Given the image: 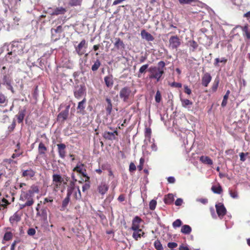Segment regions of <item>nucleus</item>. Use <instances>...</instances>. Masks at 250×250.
Wrapping results in <instances>:
<instances>
[{
	"label": "nucleus",
	"mask_w": 250,
	"mask_h": 250,
	"mask_svg": "<svg viewBox=\"0 0 250 250\" xmlns=\"http://www.w3.org/2000/svg\"><path fill=\"white\" fill-rule=\"evenodd\" d=\"M22 42H14L11 44L12 51L8 52L5 56L6 60L10 63H18L20 59L17 56V54L20 55L25 52H27V50H24L23 46H25Z\"/></svg>",
	"instance_id": "1"
},
{
	"label": "nucleus",
	"mask_w": 250,
	"mask_h": 250,
	"mask_svg": "<svg viewBox=\"0 0 250 250\" xmlns=\"http://www.w3.org/2000/svg\"><path fill=\"white\" fill-rule=\"evenodd\" d=\"M158 67H150L148 69V71L150 73L149 78L156 79L157 82L160 81L162 76L164 73L165 63L163 61H160L158 62Z\"/></svg>",
	"instance_id": "2"
},
{
	"label": "nucleus",
	"mask_w": 250,
	"mask_h": 250,
	"mask_svg": "<svg viewBox=\"0 0 250 250\" xmlns=\"http://www.w3.org/2000/svg\"><path fill=\"white\" fill-rule=\"evenodd\" d=\"M33 195L29 193L28 192L22 191L20 197V200L22 202H25L26 205L28 207L31 206L34 203Z\"/></svg>",
	"instance_id": "3"
},
{
	"label": "nucleus",
	"mask_w": 250,
	"mask_h": 250,
	"mask_svg": "<svg viewBox=\"0 0 250 250\" xmlns=\"http://www.w3.org/2000/svg\"><path fill=\"white\" fill-rule=\"evenodd\" d=\"M134 94L131 92L129 87L125 86L122 88L119 92L120 98L124 102H126L130 97L133 96Z\"/></svg>",
	"instance_id": "4"
},
{
	"label": "nucleus",
	"mask_w": 250,
	"mask_h": 250,
	"mask_svg": "<svg viewBox=\"0 0 250 250\" xmlns=\"http://www.w3.org/2000/svg\"><path fill=\"white\" fill-rule=\"evenodd\" d=\"M70 191L71 195L73 194L76 200H80L81 198V193L79 187L74 185V182H71L67 189V192Z\"/></svg>",
	"instance_id": "5"
},
{
	"label": "nucleus",
	"mask_w": 250,
	"mask_h": 250,
	"mask_svg": "<svg viewBox=\"0 0 250 250\" xmlns=\"http://www.w3.org/2000/svg\"><path fill=\"white\" fill-rule=\"evenodd\" d=\"M181 40L177 36H172L169 40V47L172 49H176L181 45Z\"/></svg>",
	"instance_id": "6"
},
{
	"label": "nucleus",
	"mask_w": 250,
	"mask_h": 250,
	"mask_svg": "<svg viewBox=\"0 0 250 250\" xmlns=\"http://www.w3.org/2000/svg\"><path fill=\"white\" fill-rule=\"evenodd\" d=\"M87 44L85 40H83L79 44L75 46V51L79 56H82L86 52Z\"/></svg>",
	"instance_id": "7"
},
{
	"label": "nucleus",
	"mask_w": 250,
	"mask_h": 250,
	"mask_svg": "<svg viewBox=\"0 0 250 250\" xmlns=\"http://www.w3.org/2000/svg\"><path fill=\"white\" fill-rule=\"evenodd\" d=\"M52 181L54 189H57L63 182V179L60 174H54L52 175Z\"/></svg>",
	"instance_id": "8"
},
{
	"label": "nucleus",
	"mask_w": 250,
	"mask_h": 250,
	"mask_svg": "<svg viewBox=\"0 0 250 250\" xmlns=\"http://www.w3.org/2000/svg\"><path fill=\"white\" fill-rule=\"evenodd\" d=\"M73 171H77V172L81 174L83 176L86 177L87 179H89V177L86 174V170L84 168V165L79 163L77 166L74 168Z\"/></svg>",
	"instance_id": "9"
},
{
	"label": "nucleus",
	"mask_w": 250,
	"mask_h": 250,
	"mask_svg": "<svg viewBox=\"0 0 250 250\" xmlns=\"http://www.w3.org/2000/svg\"><path fill=\"white\" fill-rule=\"evenodd\" d=\"M85 92V88L84 86L81 85L77 86L74 91V96L77 99L82 97Z\"/></svg>",
	"instance_id": "10"
},
{
	"label": "nucleus",
	"mask_w": 250,
	"mask_h": 250,
	"mask_svg": "<svg viewBox=\"0 0 250 250\" xmlns=\"http://www.w3.org/2000/svg\"><path fill=\"white\" fill-rule=\"evenodd\" d=\"M215 207L217 214L219 217L221 218L226 214L227 210L223 204L219 203L216 204Z\"/></svg>",
	"instance_id": "11"
},
{
	"label": "nucleus",
	"mask_w": 250,
	"mask_h": 250,
	"mask_svg": "<svg viewBox=\"0 0 250 250\" xmlns=\"http://www.w3.org/2000/svg\"><path fill=\"white\" fill-rule=\"evenodd\" d=\"M20 0H3L4 5L7 6L10 9H13L17 6Z\"/></svg>",
	"instance_id": "12"
},
{
	"label": "nucleus",
	"mask_w": 250,
	"mask_h": 250,
	"mask_svg": "<svg viewBox=\"0 0 250 250\" xmlns=\"http://www.w3.org/2000/svg\"><path fill=\"white\" fill-rule=\"evenodd\" d=\"M142 220L138 216H136L132 221V224L131 226V229L133 230H137L138 229H141L140 223Z\"/></svg>",
	"instance_id": "13"
},
{
	"label": "nucleus",
	"mask_w": 250,
	"mask_h": 250,
	"mask_svg": "<svg viewBox=\"0 0 250 250\" xmlns=\"http://www.w3.org/2000/svg\"><path fill=\"white\" fill-rule=\"evenodd\" d=\"M69 106H68L65 110L60 112L58 116V120L61 122L64 121L68 117Z\"/></svg>",
	"instance_id": "14"
},
{
	"label": "nucleus",
	"mask_w": 250,
	"mask_h": 250,
	"mask_svg": "<svg viewBox=\"0 0 250 250\" xmlns=\"http://www.w3.org/2000/svg\"><path fill=\"white\" fill-rule=\"evenodd\" d=\"M211 76L208 73H206L204 74L202 78V84L206 87L208 85L211 80Z\"/></svg>",
	"instance_id": "15"
},
{
	"label": "nucleus",
	"mask_w": 250,
	"mask_h": 250,
	"mask_svg": "<svg viewBox=\"0 0 250 250\" xmlns=\"http://www.w3.org/2000/svg\"><path fill=\"white\" fill-rule=\"evenodd\" d=\"M58 153L59 156L62 158H64L65 156V148L66 146L64 144H59L57 145Z\"/></svg>",
	"instance_id": "16"
},
{
	"label": "nucleus",
	"mask_w": 250,
	"mask_h": 250,
	"mask_svg": "<svg viewBox=\"0 0 250 250\" xmlns=\"http://www.w3.org/2000/svg\"><path fill=\"white\" fill-rule=\"evenodd\" d=\"M108 189V186L105 182H102L98 186V191L102 195H104Z\"/></svg>",
	"instance_id": "17"
},
{
	"label": "nucleus",
	"mask_w": 250,
	"mask_h": 250,
	"mask_svg": "<svg viewBox=\"0 0 250 250\" xmlns=\"http://www.w3.org/2000/svg\"><path fill=\"white\" fill-rule=\"evenodd\" d=\"M141 36L143 39H145L148 42L153 41L154 39L153 36L146 32L145 30H143L141 32Z\"/></svg>",
	"instance_id": "18"
},
{
	"label": "nucleus",
	"mask_w": 250,
	"mask_h": 250,
	"mask_svg": "<svg viewBox=\"0 0 250 250\" xmlns=\"http://www.w3.org/2000/svg\"><path fill=\"white\" fill-rule=\"evenodd\" d=\"M35 171L31 168L22 170V176L26 178H32L35 176Z\"/></svg>",
	"instance_id": "19"
},
{
	"label": "nucleus",
	"mask_w": 250,
	"mask_h": 250,
	"mask_svg": "<svg viewBox=\"0 0 250 250\" xmlns=\"http://www.w3.org/2000/svg\"><path fill=\"white\" fill-rule=\"evenodd\" d=\"M151 130L150 128H146L145 130V144L148 145V142H150Z\"/></svg>",
	"instance_id": "20"
},
{
	"label": "nucleus",
	"mask_w": 250,
	"mask_h": 250,
	"mask_svg": "<svg viewBox=\"0 0 250 250\" xmlns=\"http://www.w3.org/2000/svg\"><path fill=\"white\" fill-rule=\"evenodd\" d=\"M21 215L16 212L10 217L9 221L11 223H13L14 222H19L21 220Z\"/></svg>",
	"instance_id": "21"
},
{
	"label": "nucleus",
	"mask_w": 250,
	"mask_h": 250,
	"mask_svg": "<svg viewBox=\"0 0 250 250\" xmlns=\"http://www.w3.org/2000/svg\"><path fill=\"white\" fill-rule=\"evenodd\" d=\"M71 196L70 191L67 192L66 197L64 199L62 203V208L64 209L68 205L70 201V197Z\"/></svg>",
	"instance_id": "22"
},
{
	"label": "nucleus",
	"mask_w": 250,
	"mask_h": 250,
	"mask_svg": "<svg viewBox=\"0 0 250 250\" xmlns=\"http://www.w3.org/2000/svg\"><path fill=\"white\" fill-rule=\"evenodd\" d=\"M106 85L108 87H112L113 84V78L112 76H106L104 78Z\"/></svg>",
	"instance_id": "23"
},
{
	"label": "nucleus",
	"mask_w": 250,
	"mask_h": 250,
	"mask_svg": "<svg viewBox=\"0 0 250 250\" xmlns=\"http://www.w3.org/2000/svg\"><path fill=\"white\" fill-rule=\"evenodd\" d=\"M174 199V195L172 194L169 193L166 195L164 198V202L167 204H170L173 202Z\"/></svg>",
	"instance_id": "24"
},
{
	"label": "nucleus",
	"mask_w": 250,
	"mask_h": 250,
	"mask_svg": "<svg viewBox=\"0 0 250 250\" xmlns=\"http://www.w3.org/2000/svg\"><path fill=\"white\" fill-rule=\"evenodd\" d=\"M134 232L132 234V237L135 239L138 240V238L143 236L144 234L143 231L141 229H138L137 230H133Z\"/></svg>",
	"instance_id": "25"
},
{
	"label": "nucleus",
	"mask_w": 250,
	"mask_h": 250,
	"mask_svg": "<svg viewBox=\"0 0 250 250\" xmlns=\"http://www.w3.org/2000/svg\"><path fill=\"white\" fill-rule=\"evenodd\" d=\"M191 231V227L188 225H183L181 229V232L185 234H188Z\"/></svg>",
	"instance_id": "26"
},
{
	"label": "nucleus",
	"mask_w": 250,
	"mask_h": 250,
	"mask_svg": "<svg viewBox=\"0 0 250 250\" xmlns=\"http://www.w3.org/2000/svg\"><path fill=\"white\" fill-rule=\"evenodd\" d=\"M105 100L107 104L106 106V110L107 112V114L109 115V114H110V113L112 111V103H111V101L108 98H106Z\"/></svg>",
	"instance_id": "27"
},
{
	"label": "nucleus",
	"mask_w": 250,
	"mask_h": 250,
	"mask_svg": "<svg viewBox=\"0 0 250 250\" xmlns=\"http://www.w3.org/2000/svg\"><path fill=\"white\" fill-rule=\"evenodd\" d=\"M115 40L116 42L114 43V45L116 48H117V49L124 48L125 45L124 44V42L120 40V38H116Z\"/></svg>",
	"instance_id": "28"
},
{
	"label": "nucleus",
	"mask_w": 250,
	"mask_h": 250,
	"mask_svg": "<svg viewBox=\"0 0 250 250\" xmlns=\"http://www.w3.org/2000/svg\"><path fill=\"white\" fill-rule=\"evenodd\" d=\"M66 11L65 9L63 7H58L56 8L53 12L51 13L52 15H57L59 14H62L65 13Z\"/></svg>",
	"instance_id": "29"
},
{
	"label": "nucleus",
	"mask_w": 250,
	"mask_h": 250,
	"mask_svg": "<svg viewBox=\"0 0 250 250\" xmlns=\"http://www.w3.org/2000/svg\"><path fill=\"white\" fill-rule=\"evenodd\" d=\"M182 105L185 108H189V105H192V102L188 99H181Z\"/></svg>",
	"instance_id": "30"
},
{
	"label": "nucleus",
	"mask_w": 250,
	"mask_h": 250,
	"mask_svg": "<svg viewBox=\"0 0 250 250\" xmlns=\"http://www.w3.org/2000/svg\"><path fill=\"white\" fill-rule=\"evenodd\" d=\"M115 133L117 134V132H105L104 134V137L108 140H113L115 139Z\"/></svg>",
	"instance_id": "31"
},
{
	"label": "nucleus",
	"mask_w": 250,
	"mask_h": 250,
	"mask_svg": "<svg viewBox=\"0 0 250 250\" xmlns=\"http://www.w3.org/2000/svg\"><path fill=\"white\" fill-rule=\"evenodd\" d=\"M200 160L202 162L209 165L213 164L212 161L208 156H202L200 157Z\"/></svg>",
	"instance_id": "32"
},
{
	"label": "nucleus",
	"mask_w": 250,
	"mask_h": 250,
	"mask_svg": "<svg viewBox=\"0 0 250 250\" xmlns=\"http://www.w3.org/2000/svg\"><path fill=\"white\" fill-rule=\"evenodd\" d=\"M39 191L40 190L38 186L34 185L31 187L30 189L27 192L34 196V193H38Z\"/></svg>",
	"instance_id": "33"
},
{
	"label": "nucleus",
	"mask_w": 250,
	"mask_h": 250,
	"mask_svg": "<svg viewBox=\"0 0 250 250\" xmlns=\"http://www.w3.org/2000/svg\"><path fill=\"white\" fill-rule=\"evenodd\" d=\"M241 28L244 32V36H246L247 39L250 40V31H249L248 26L245 25L244 27L241 26Z\"/></svg>",
	"instance_id": "34"
},
{
	"label": "nucleus",
	"mask_w": 250,
	"mask_h": 250,
	"mask_svg": "<svg viewBox=\"0 0 250 250\" xmlns=\"http://www.w3.org/2000/svg\"><path fill=\"white\" fill-rule=\"evenodd\" d=\"M24 116V111L21 110L19 111L17 115L18 123H21L22 122Z\"/></svg>",
	"instance_id": "35"
},
{
	"label": "nucleus",
	"mask_w": 250,
	"mask_h": 250,
	"mask_svg": "<svg viewBox=\"0 0 250 250\" xmlns=\"http://www.w3.org/2000/svg\"><path fill=\"white\" fill-rule=\"evenodd\" d=\"M188 44L191 48L190 49L192 51H194L198 47V44L193 40L188 41Z\"/></svg>",
	"instance_id": "36"
},
{
	"label": "nucleus",
	"mask_w": 250,
	"mask_h": 250,
	"mask_svg": "<svg viewBox=\"0 0 250 250\" xmlns=\"http://www.w3.org/2000/svg\"><path fill=\"white\" fill-rule=\"evenodd\" d=\"M101 62L99 60H97L92 65L91 69L93 71H97L101 65Z\"/></svg>",
	"instance_id": "37"
},
{
	"label": "nucleus",
	"mask_w": 250,
	"mask_h": 250,
	"mask_svg": "<svg viewBox=\"0 0 250 250\" xmlns=\"http://www.w3.org/2000/svg\"><path fill=\"white\" fill-rule=\"evenodd\" d=\"M212 191L215 193L220 194L222 191L221 186H213L211 188Z\"/></svg>",
	"instance_id": "38"
},
{
	"label": "nucleus",
	"mask_w": 250,
	"mask_h": 250,
	"mask_svg": "<svg viewBox=\"0 0 250 250\" xmlns=\"http://www.w3.org/2000/svg\"><path fill=\"white\" fill-rule=\"evenodd\" d=\"M229 91L228 90L226 93V94L224 96L223 100L222 101L221 105L222 106H225L227 104V101L229 97Z\"/></svg>",
	"instance_id": "39"
},
{
	"label": "nucleus",
	"mask_w": 250,
	"mask_h": 250,
	"mask_svg": "<svg viewBox=\"0 0 250 250\" xmlns=\"http://www.w3.org/2000/svg\"><path fill=\"white\" fill-rule=\"evenodd\" d=\"M46 150V148L45 146L44 145L41 143L39 144V151L40 154H44L45 153V151Z\"/></svg>",
	"instance_id": "40"
},
{
	"label": "nucleus",
	"mask_w": 250,
	"mask_h": 250,
	"mask_svg": "<svg viewBox=\"0 0 250 250\" xmlns=\"http://www.w3.org/2000/svg\"><path fill=\"white\" fill-rule=\"evenodd\" d=\"M155 248L157 250H163V247L162 246V245L161 244V242L158 241L156 240L155 241L154 244Z\"/></svg>",
	"instance_id": "41"
},
{
	"label": "nucleus",
	"mask_w": 250,
	"mask_h": 250,
	"mask_svg": "<svg viewBox=\"0 0 250 250\" xmlns=\"http://www.w3.org/2000/svg\"><path fill=\"white\" fill-rule=\"evenodd\" d=\"M85 102H86L85 99H83L81 102L79 103L77 108L78 109H80V110L84 109L85 108L84 104H85Z\"/></svg>",
	"instance_id": "42"
},
{
	"label": "nucleus",
	"mask_w": 250,
	"mask_h": 250,
	"mask_svg": "<svg viewBox=\"0 0 250 250\" xmlns=\"http://www.w3.org/2000/svg\"><path fill=\"white\" fill-rule=\"evenodd\" d=\"M227 62V59L225 58H222L220 60L219 58H216L215 59V62L214 64L215 66H217L219 62H223L225 63Z\"/></svg>",
	"instance_id": "43"
},
{
	"label": "nucleus",
	"mask_w": 250,
	"mask_h": 250,
	"mask_svg": "<svg viewBox=\"0 0 250 250\" xmlns=\"http://www.w3.org/2000/svg\"><path fill=\"white\" fill-rule=\"evenodd\" d=\"M182 225V221L180 219H177L172 223V226L174 228L180 227Z\"/></svg>",
	"instance_id": "44"
},
{
	"label": "nucleus",
	"mask_w": 250,
	"mask_h": 250,
	"mask_svg": "<svg viewBox=\"0 0 250 250\" xmlns=\"http://www.w3.org/2000/svg\"><path fill=\"white\" fill-rule=\"evenodd\" d=\"M13 237V234L11 232H6L3 237V239L5 241L10 240Z\"/></svg>",
	"instance_id": "45"
},
{
	"label": "nucleus",
	"mask_w": 250,
	"mask_h": 250,
	"mask_svg": "<svg viewBox=\"0 0 250 250\" xmlns=\"http://www.w3.org/2000/svg\"><path fill=\"white\" fill-rule=\"evenodd\" d=\"M157 202L155 200H152L149 202V206L151 210H154L156 208Z\"/></svg>",
	"instance_id": "46"
},
{
	"label": "nucleus",
	"mask_w": 250,
	"mask_h": 250,
	"mask_svg": "<svg viewBox=\"0 0 250 250\" xmlns=\"http://www.w3.org/2000/svg\"><path fill=\"white\" fill-rule=\"evenodd\" d=\"M155 100L157 103H159L161 100V94L159 90L156 92Z\"/></svg>",
	"instance_id": "47"
},
{
	"label": "nucleus",
	"mask_w": 250,
	"mask_h": 250,
	"mask_svg": "<svg viewBox=\"0 0 250 250\" xmlns=\"http://www.w3.org/2000/svg\"><path fill=\"white\" fill-rule=\"evenodd\" d=\"M62 31V27L61 26H58L55 29H53L52 28L51 29V33L52 34H54L55 33H60Z\"/></svg>",
	"instance_id": "48"
},
{
	"label": "nucleus",
	"mask_w": 250,
	"mask_h": 250,
	"mask_svg": "<svg viewBox=\"0 0 250 250\" xmlns=\"http://www.w3.org/2000/svg\"><path fill=\"white\" fill-rule=\"evenodd\" d=\"M82 0H71L70 4L73 6L79 5L81 4Z\"/></svg>",
	"instance_id": "49"
},
{
	"label": "nucleus",
	"mask_w": 250,
	"mask_h": 250,
	"mask_svg": "<svg viewBox=\"0 0 250 250\" xmlns=\"http://www.w3.org/2000/svg\"><path fill=\"white\" fill-rule=\"evenodd\" d=\"M219 80L215 79L214 81V83L212 86V90L213 91H216L218 86L219 84Z\"/></svg>",
	"instance_id": "50"
},
{
	"label": "nucleus",
	"mask_w": 250,
	"mask_h": 250,
	"mask_svg": "<svg viewBox=\"0 0 250 250\" xmlns=\"http://www.w3.org/2000/svg\"><path fill=\"white\" fill-rule=\"evenodd\" d=\"M229 193L230 196L234 199H237L238 198V195L236 191H232V190H229Z\"/></svg>",
	"instance_id": "51"
},
{
	"label": "nucleus",
	"mask_w": 250,
	"mask_h": 250,
	"mask_svg": "<svg viewBox=\"0 0 250 250\" xmlns=\"http://www.w3.org/2000/svg\"><path fill=\"white\" fill-rule=\"evenodd\" d=\"M148 64L143 65L140 68L139 71V73H143L145 72L146 71V69L148 68Z\"/></svg>",
	"instance_id": "52"
},
{
	"label": "nucleus",
	"mask_w": 250,
	"mask_h": 250,
	"mask_svg": "<svg viewBox=\"0 0 250 250\" xmlns=\"http://www.w3.org/2000/svg\"><path fill=\"white\" fill-rule=\"evenodd\" d=\"M171 87L181 88L182 86V84L179 83L173 82L169 84Z\"/></svg>",
	"instance_id": "53"
},
{
	"label": "nucleus",
	"mask_w": 250,
	"mask_h": 250,
	"mask_svg": "<svg viewBox=\"0 0 250 250\" xmlns=\"http://www.w3.org/2000/svg\"><path fill=\"white\" fill-rule=\"evenodd\" d=\"M154 139L152 140V141L150 140V142H148L149 143H151V148L153 151H156L157 150V147L156 145L154 142Z\"/></svg>",
	"instance_id": "54"
},
{
	"label": "nucleus",
	"mask_w": 250,
	"mask_h": 250,
	"mask_svg": "<svg viewBox=\"0 0 250 250\" xmlns=\"http://www.w3.org/2000/svg\"><path fill=\"white\" fill-rule=\"evenodd\" d=\"M167 246L169 248L173 249L177 246V244L175 242H169L167 244Z\"/></svg>",
	"instance_id": "55"
},
{
	"label": "nucleus",
	"mask_w": 250,
	"mask_h": 250,
	"mask_svg": "<svg viewBox=\"0 0 250 250\" xmlns=\"http://www.w3.org/2000/svg\"><path fill=\"white\" fill-rule=\"evenodd\" d=\"M53 198L51 197H47V198H45L44 199L43 203L44 204H45L46 203H48V202L52 203V202H53Z\"/></svg>",
	"instance_id": "56"
},
{
	"label": "nucleus",
	"mask_w": 250,
	"mask_h": 250,
	"mask_svg": "<svg viewBox=\"0 0 250 250\" xmlns=\"http://www.w3.org/2000/svg\"><path fill=\"white\" fill-rule=\"evenodd\" d=\"M36 233V230L33 228L29 229L27 231V233L28 235L32 236L34 235Z\"/></svg>",
	"instance_id": "57"
},
{
	"label": "nucleus",
	"mask_w": 250,
	"mask_h": 250,
	"mask_svg": "<svg viewBox=\"0 0 250 250\" xmlns=\"http://www.w3.org/2000/svg\"><path fill=\"white\" fill-rule=\"evenodd\" d=\"M184 87L185 89V92L188 95H190L191 93V89L186 85H185Z\"/></svg>",
	"instance_id": "58"
},
{
	"label": "nucleus",
	"mask_w": 250,
	"mask_h": 250,
	"mask_svg": "<svg viewBox=\"0 0 250 250\" xmlns=\"http://www.w3.org/2000/svg\"><path fill=\"white\" fill-rule=\"evenodd\" d=\"M183 199L181 198H178L175 202V204L177 206H181L183 203Z\"/></svg>",
	"instance_id": "59"
},
{
	"label": "nucleus",
	"mask_w": 250,
	"mask_h": 250,
	"mask_svg": "<svg viewBox=\"0 0 250 250\" xmlns=\"http://www.w3.org/2000/svg\"><path fill=\"white\" fill-rule=\"evenodd\" d=\"M90 188V185L89 183H86L82 188V190L83 191H85L87 189H88Z\"/></svg>",
	"instance_id": "60"
},
{
	"label": "nucleus",
	"mask_w": 250,
	"mask_h": 250,
	"mask_svg": "<svg viewBox=\"0 0 250 250\" xmlns=\"http://www.w3.org/2000/svg\"><path fill=\"white\" fill-rule=\"evenodd\" d=\"M181 4H189L193 0H178Z\"/></svg>",
	"instance_id": "61"
},
{
	"label": "nucleus",
	"mask_w": 250,
	"mask_h": 250,
	"mask_svg": "<svg viewBox=\"0 0 250 250\" xmlns=\"http://www.w3.org/2000/svg\"><path fill=\"white\" fill-rule=\"evenodd\" d=\"M6 98L3 94H0V104H3L5 103Z\"/></svg>",
	"instance_id": "62"
},
{
	"label": "nucleus",
	"mask_w": 250,
	"mask_h": 250,
	"mask_svg": "<svg viewBox=\"0 0 250 250\" xmlns=\"http://www.w3.org/2000/svg\"><path fill=\"white\" fill-rule=\"evenodd\" d=\"M167 181L169 183H174L175 181V179L174 177L170 176L167 178Z\"/></svg>",
	"instance_id": "63"
},
{
	"label": "nucleus",
	"mask_w": 250,
	"mask_h": 250,
	"mask_svg": "<svg viewBox=\"0 0 250 250\" xmlns=\"http://www.w3.org/2000/svg\"><path fill=\"white\" fill-rule=\"evenodd\" d=\"M136 169V166L135 165L131 163L129 165V170L130 171H134Z\"/></svg>",
	"instance_id": "64"
}]
</instances>
